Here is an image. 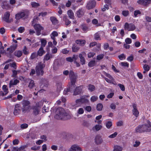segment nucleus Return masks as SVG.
<instances>
[{
  "mask_svg": "<svg viewBox=\"0 0 151 151\" xmlns=\"http://www.w3.org/2000/svg\"><path fill=\"white\" fill-rule=\"evenodd\" d=\"M55 119L58 120H65L70 118V116L65 112L64 109L62 107H58L56 110Z\"/></svg>",
  "mask_w": 151,
  "mask_h": 151,
  "instance_id": "obj_1",
  "label": "nucleus"
},
{
  "mask_svg": "<svg viewBox=\"0 0 151 151\" xmlns=\"http://www.w3.org/2000/svg\"><path fill=\"white\" fill-rule=\"evenodd\" d=\"M147 123L142 125H139L137 126L135 130V132L141 133L145 132H150L151 131L150 128L151 127V123L149 120H147Z\"/></svg>",
  "mask_w": 151,
  "mask_h": 151,
  "instance_id": "obj_2",
  "label": "nucleus"
},
{
  "mask_svg": "<svg viewBox=\"0 0 151 151\" xmlns=\"http://www.w3.org/2000/svg\"><path fill=\"white\" fill-rule=\"evenodd\" d=\"M45 64L41 62L39 63L35 68L36 72L37 75L42 76L44 73L43 69L45 67Z\"/></svg>",
  "mask_w": 151,
  "mask_h": 151,
  "instance_id": "obj_3",
  "label": "nucleus"
},
{
  "mask_svg": "<svg viewBox=\"0 0 151 151\" xmlns=\"http://www.w3.org/2000/svg\"><path fill=\"white\" fill-rule=\"evenodd\" d=\"M35 20V19H34L32 22V25L34 27L36 31L37 35H40L41 34V31L44 29V28L39 24H33V22Z\"/></svg>",
  "mask_w": 151,
  "mask_h": 151,
  "instance_id": "obj_4",
  "label": "nucleus"
},
{
  "mask_svg": "<svg viewBox=\"0 0 151 151\" xmlns=\"http://www.w3.org/2000/svg\"><path fill=\"white\" fill-rule=\"evenodd\" d=\"M22 105L21 108L22 112H24L29 109V106L30 104V102L28 100H23L22 102Z\"/></svg>",
  "mask_w": 151,
  "mask_h": 151,
  "instance_id": "obj_5",
  "label": "nucleus"
},
{
  "mask_svg": "<svg viewBox=\"0 0 151 151\" xmlns=\"http://www.w3.org/2000/svg\"><path fill=\"white\" fill-rule=\"evenodd\" d=\"M124 28L125 30H127L128 31H132L134 30L136 28L135 25L132 23L129 24L127 22L125 23L124 26Z\"/></svg>",
  "mask_w": 151,
  "mask_h": 151,
  "instance_id": "obj_6",
  "label": "nucleus"
},
{
  "mask_svg": "<svg viewBox=\"0 0 151 151\" xmlns=\"http://www.w3.org/2000/svg\"><path fill=\"white\" fill-rule=\"evenodd\" d=\"M22 109L20 105L19 104H16L15 106L14 109V114L15 115H17L19 114Z\"/></svg>",
  "mask_w": 151,
  "mask_h": 151,
  "instance_id": "obj_7",
  "label": "nucleus"
},
{
  "mask_svg": "<svg viewBox=\"0 0 151 151\" xmlns=\"http://www.w3.org/2000/svg\"><path fill=\"white\" fill-rule=\"evenodd\" d=\"M96 4V2L94 1H90L88 2L86 6V8L88 9H91L94 8Z\"/></svg>",
  "mask_w": 151,
  "mask_h": 151,
  "instance_id": "obj_8",
  "label": "nucleus"
},
{
  "mask_svg": "<svg viewBox=\"0 0 151 151\" xmlns=\"http://www.w3.org/2000/svg\"><path fill=\"white\" fill-rule=\"evenodd\" d=\"M85 12V10L83 8H80L76 12L77 16L79 18L81 17L84 15Z\"/></svg>",
  "mask_w": 151,
  "mask_h": 151,
  "instance_id": "obj_9",
  "label": "nucleus"
},
{
  "mask_svg": "<svg viewBox=\"0 0 151 151\" xmlns=\"http://www.w3.org/2000/svg\"><path fill=\"white\" fill-rule=\"evenodd\" d=\"M132 107L133 108L132 110L133 114L136 117H137L139 116V113L137 109V105L136 104H132Z\"/></svg>",
  "mask_w": 151,
  "mask_h": 151,
  "instance_id": "obj_10",
  "label": "nucleus"
},
{
  "mask_svg": "<svg viewBox=\"0 0 151 151\" xmlns=\"http://www.w3.org/2000/svg\"><path fill=\"white\" fill-rule=\"evenodd\" d=\"M78 58V55H73L72 57H68L66 58V60L69 62L71 63L73 61L74 62Z\"/></svg>",
  "mask_w": 151,
  "mask_h": 151,
  "instance_id": "obj_11",
  "label": "nucleus"
},
{
  "mask_svg": "<svg viewBox=\"0 0 151 151\" xmlns=\"http://www.w3.org/2000/svg\"><path fill=\"white\" fill-rule=\"evenodd\" d=\"M151 2V0H139L137 3L145 6H147Z\"/></svg>",
  "mask_w": 151,
  "mask_h": 151,
  "instance_id": "obj_12",
  "label": "nucleus"
},
{
  "mask_svg": "<svg viewBox=\"0 0 151 151\" xmlns=\"http://www.w3.org/2000/svg\"><path fill=\"white\" fill-rule=\"evenodd\" d=\"M83 87L82 86H78L76 88L74 91L73 95H77L81 93Z\"/></svg>",
  "mask_w": 151,
  "mask_h": 151,
  "instance_id": "obj_13",
  "label": "nucleus"
},
{
  "mask_svg": "<svg viewBox=\"0 0 151 151\" xmlns=\"http://www.w3.org/2000/svg\"><path fill=\"white\" fill-rule=\"evenodd\" d=\"M10 16V14L9 12H6L4 14L3 18V20L7 23H10L9 18Z\"/></svg>",
  "mask_w": 151,
  "mask_h": 151,
  "instance_id": "obj_14",
  "label": "nucleus"
},
{
  "mask_svg": "<svg viewBox=\"0 0 151 151\" xmlns=\"http://www.w3.org/2000/svg\"><path fill=\"white\" fill-rule=\"evenodd\" d=\"M69 151H81V149L79 146L74 145H73Z\"/></svg>",
  "mask_w": 151,
  "mask_h": 151,
  "instance_id": "obj_15",
  "label": "nucleus"
},
{
  "mask_svg": "<svg viewBox=\"0 0 151 151\" xmlns=\"http://www.w3.org/2000/svg\"><path fill=\"white\" fill-rule=\"evenodd\" d=\"M95 141L96 144L99 145L102 142L103 140L101 137L99 135H97L95 137Z\"/></svg>",
  "mask_w": 151,
  "mask_h": 151,
  "instance_id": "obj_16",
  "label": "nucleus"
},
{
  "mask_svg": "<svg viewBox=\"0 0 151 151\" xmlns=\"http://www.w3.org/2000/svg\"><path fill=\"white\" fill-rule=\"evenodd\" d=\"M88 97V96L83 95L81 97L82 104H86L88 103L89 100L87 99Z\"/></svg>",
  "mask_w": 151,
  "mask_h": 151,
  "instance_id": "obj_17",
  "label": "nucleus"
},
{
  "mask_svg": "<svg viewBox=\"0 0 151 151\" xmlns=\"http://www.w3.org/2000/svg\"><path fill=\"white\" fill-rule=\"evenodd\" d=\"M50 20L54 25H56L59 23L58 20L55 17H51L50 18Z\"/></svg>",
  "mask_w": 151,
  "mask_h": 151,
  "instance_id": "obj_18",
  "label": "nucleus"
},
{
  "mask_svg": "<svg viewBox=\"0 0 151 151\" xmlns=\"http://www.w3.org/2000/svg\"><path fill=\"white\" fill-rule=\"evenodd\" d=\"M19 80L16 79L14 80V81L13 80H11L9 82V87H11L13 85H16L18 83H19Z\"/></svg>",
  "mask_w": 151,
  "mask_h": 151,
  "instance_id": "obj_19",
  "label": "nucleus"
},
{
  "mask_svg": "<svg viewBox=\"0 0 151 151\" xmlns=\"http://www.w3.org/2000/svg\"><path fill=\"white\" fill-rule=\"evenodd\" d=\"M71 85L69 87L72 89L73 88H75V83L76 81V78H70Z\"/></svg>",
  "mask_w": 151,
  "mask_h": 151,
  "instance_id": "obj_20",
  "label": "nucleus"
},
{
  "mask_svg": "<svg viewBox=\"0 0 151 151\" xmlns=\"http://www.w3.org/2000/svg\"><path fill=\"white\" fill-rule=\"evenodd\" d=\"M32 109L33 110V113L34 115H36L39 114L40 111L37 107L34 106L32 107Z\"/></svg>",
  "mask_w": 151,
  "mask_h": 151,
  "instance_id": "obj_21",
  "label": "nucleus"
},
{
  "mask_svg": "<svg viewBox=\"0 0 151 151\" xmlns=\"http://www.w3.org/2000/svg\"><path fill=\"white\" fill-rule=\"evenodd\" d=\"M76 42L77 44H79L81 46H83L86 44V41L84 40H77L76 41Z\"/></svg>",
  "mask_w": 151,
  "mask_h": 151,
  "instance_id": "obj_22",
  "label": "nucleus"
},
{
  "mask_svg": "<svg viewBox=\"0 0 151 151\" xmlns=\"http://www.w3.org/2000/svg\"><path fill=\"white\" fill-rule=\"evenodd\" d=\"M79 57L80 59V61L82 65L85 64V60L82 54L80 53L79 54Z\"/></svg>",
  "mask_w": 151,
  "mask_h": 151,
  "instance_id": "obj_23",
  "label": "nucleus"
},
{
  "mask_svg": "<svg viewBox=\"0 0 151 151\" xmlns=\"http://www.w3.org/2000/svg\"><path fill=\"white\" fill-rule=\"evenodd\" d=\"M45 51H44L43 48L40 47L37 52V55L40 56H42L45 53Z\"/></svg>",
  "mask_w": 151,
  "mask_h": 151,
  "instance_id": "obj_24",
  "label": "nucleus"
},
{
  "mask_svg": "<svg viewBox=\"0 0 151 151\" xmlns=\"http://www.w3.org/2000/svg\"><path fill=\"white\" fill-rule=\"evenodd\" d=\"M67 14L69 18L71 19H73L74 18V14L72 10H69L67 12Z\"/></svg>",
  "mask_w": 151,
  "mask_h": 151,
  "instance_id": "obj_25",
  "label": "nucleus"
},
{
  "mask_svg": "<svg viewBox=\"0 0 151 151\" xmlns=\"http://www.w3.org/2000/svg\"><path fill=\"white\" fill-rule=\"evenodd\" d=\"M22 55V52L21 50H16L14 52V55L18 58H20Z\"/></svg>",
  "mask_w": 151,
  "mask_h": 151,
  "instance_id": "obj_26",
  "label": "nucleus"
},
{
  "mask_svg": "<svg viewBox=\"0 0 151 151\" xmlns=\"http://www.w3.org/2000/svg\"><path fill=\"white\" fill-rule=\"evenodd\" d=\"M87 87L88 90L90 92L94 91L95 89V86L91 84H89Z\"/></svg>",
  "mask_w": 151,
  "mask_h": 151,
  "instance_id": "obj_27",
  "label": "nucleus"
},
{
  "mask_svg": "<svg viewBox=\"0 0 151 151\" xmlns=\"http://www.w3.org/2000/svg\"><path fill=\"white\" fill-rule=\"evenodd\" d=\"M96 65V61L95 60H91L88 63V65L90 67H92Z\"/></svg>",
  "mask_w": 151,
  "mask_h": 151,
  "instance_id": "obj_28",
  "label": "nucleus"
},
{
  "mask_svg": "<svg viewBox=\"0 0 151 151\" xmlns=\"http://www.w3.org/2000/svg\"><path fill=\"white\" fill-rule=\"evenodd\" d=\"M82 104L81 98L76 101L75 106H80Z\"/></svg>",
  "mask_w": 151,
  "mask_h": 151,
  "instance_id": "obj_29",
  "label": "nucleus"
},
{
  "mask_svg": "<svg viewBox=\"0 0 151 151\" xmlns=\"http://www.w3.org/2000/svg\"><path fill=\"white\" fill-rule=\"evenodd\" d=\"M52 57V55L49 53H47L45 56L44 58V60L47 61L49 60Z\"/></svg>",
  "mask_w": 151,
  "mask_h": 151,
  "instance_id": "obj_30",
  "label": "nucleus"
},
{
  "mask_svg": "<svg viewBox=\"0 0 151 151\" xmlns=\"http://www.w3.org/2000/svg\"><path fill=\"white\" fill-rule=\"evenodd\" d=\"M103 106L102 104H98L96 106V109L97 111H101L102 110Z\"/></svg>",
  "mask_w": 151,
  "mask_h": 151,
  "instance_id": "obj_31",
  "label": "nucleus"
},
{
  "mask_svg": "<svg viewBox=\"0 0 151 151\" xmlns=\"http://www.w3.org/2000/svg\"><path fill=\"white\" fill-rule=\"evenodd\" d=\"M105 124L106 127L108 129L110 128L112 125V122L110 121L106 122Z\"/></svg>",
  "mask_w": 151,
  "mask_h": 151,
  "instance_id": "obj_32",
  "label": "nucleus"
},
{
  "mask_svg": "<svg viewBox=\"0 0 151 151\" xmlns=\"http://www.w3.org/2000/svg\"><path fill=\"white\" fill-rule=\"evenodd\" d=\"M2 90L5 93V94H4V93H3V95H5L7 94V93H8V89L7 88V86L6 85H4L2 86Z\"/></svg>",
  "mask_w": 151,
  "mask_h": 151,
  "instance_id": "obj_33",
  "label": "nucleus"
},
{
  "mask_svg": "<svg viewBox=\"0 0 151 151\" xmlns=\"http://www.w3.org/2000/svg\"><path fill=\"white\" fill-rule=\"evenodd\" d=\"M94 38L96 40H101L100 35L98 32H97L94 35Z\"/></svg>",
  "mask_w": 151,
  "mask_h": 151,
  "instance_id": "obj_34",
  "label": "nucleus"
},
{
  "mask_svg": "<svg viewBox=\"0 0 151 151\" xmlns=\"http://www.w3.org/2000/svg\"><path fill=\"white\" fill-rule=\"evenodd\" d=\"M102 127V126L101 125L96 124L94 127H93V130L95 129L96 131H99L101 129Z\"/></svg>",
  "mask_w": 151,
  "mask_h": 151,
  "instance_id": "obj_35",
  "label": "nucleus"
},
{
  "mask_svg": "<svg viewBox=\"0 0 151 151\" xmlns=\"http://www.w3.org/2000/svg\"><path fill=\"white\" fill-rule=\"evenodd\" d=\"M122 148L120 146L115 145L114 147L113 151H122Z\"/></svg>",
  "mask_w": 151,
  "mask_h": 151,
  "instance_id": "obj_36",
  "label": "nucleus"
},
{
  "mask_svg": "<svg viewBox=\"0 0 151 151\" xmlns=\"http://www.w3.org/2000/svg\"><path fill=\"white\" fill-rule=\"evenodd\" d=\"M41 47L43 48L45 47L47 43L46 40L44 39H42L41 40Z\"/></svg>",
  "mask_w": 151,
  "mask_h": 151,
  "instance_id": "obj_37",
  "label": "nucleus"
},
{
  "mask_svg": "<svg viewBox=\"0 0 151 151\" xmlns=\"http://www.w3.org/2000/svg\"><path fill=\"white\" fill-rule=\"evenodd\" d=\"M80 48L77 46L73 45L72 47V51L73 52H76Z\"/></svg>",
  "mask_w": 151,
  "mask_h": 151,
  "instance_id": "obj_38",
  "label": "nucleus"
},
{
  "mask_svg": "<svg viewBox=\"0 0 151 151\" xmlns=\"http://www.w3.org/2000/svg\"><path fill=\"white\" fill-rule=\"evenodd\" d=\"M35 85L34 81L33 80H31L29 83L28 86L30 89H32Z\"/></svg>",
  "mask_w": 151,
  "mask_h": 151,
  "instance_id": "obj_39",
  "label": "nucleus"
},
{
  "mask_svg": "<svg viewBox=\"0 0 151 151\" xmlns=\"http://www.w3.org/2000/svg\"><path fill=\"white\" fill-rule=\"evenodd\" d=\"M72 90V88L69 87L68 88H67L66 89H65L63 92V93L64 95H68V93L69 92H70Z\"/></svg>",
  "mask_w": 151,
  "mask_h": 151,
  "instance_id": "obj_40",
  "label": "nucleus"
},
{
  "mask_svg": "<svg viewBox=\"0 0 151 151\" xmlns=\"http://www.w3.org/2000/svg\"><path fill=\"white\" fill-rule=\"evenodd\" d=\"M2 8L4 9H7L8 8L9 6L6 1H4L3 3V4L2 6Z\"/></svg>",
  "mask_w": 151,
  "mask_h": 151,
  "instance_id": "obj_41",
  "label": "nucleus"
},
{
  "mask_svg": "<svg viewBox=\"0 0 151 151\" xmlns=\"http://www.w3.org/2000/svg\"><path fill=\"white\" fill-rule=\"evenodd\" d=\"M69 76L70 78H76L75 76L74 72L73 70H70L69 72Z\"/></svg>",
  "mask_w": 151,
  "mask_h": 151,
  "instance_id": "obj_42",
  "label": "nucleus"
},
{
  "mask_svg": "<svg viewBox=\"0 0 151 151\" xmlns=\"http://www.w3.org/2000/svg\"><path fill=\"white\" fill-rule=\"evenodd\" d=\"M15 46H10V47L9 52L11 53H12L16 49L17 47V45H16Z\"/></svg>",
  "mask_w": 151,
  "mask_h": 151,
  "instance_id": "obj_43",
  "label": "nucleus"
},
{
  "mask_svg": "<svg viewBox=\"0 0 151 151\" xmlns=\"http://www.w3.org/2000/svg\"><path fill=\"white\" fill-rule=\"evenodd\" d=\"M81 27H82V29L83 31L86 32L87 31L88 27L85 24H82Z\"/></svg>",
  "mask_w": 151,
  "mask_h": 151,
  "instance_id": "obj_44",
  "label": "nucleus"
},
{
  "mask_svg": "<svg viewBox=\"0 0 151 151\" xmlns=\"http://www.w3.org/2000/svg\"><path fill=\"white\" fill-rule=\"evenodd\" d=\"M122 14L124 16L126 17L129 14V11L128 10L123 11H122Z\"/></svg>",
  "mask_w": 151,
  "mask_h": 151,
  "instance_id": "obj_45",
  "label": "nucleus"
},
{
  "mask_svg": "<svg viewBox=\"0 0 151 151\" xmlns=\"http://www.w3.org/2000/svg\"><path fill=\"white\" fill-rule=\"evenodd\" d=\"M31 5L33 7H37L40 6L39 3L35 2H31Z\"/></svg>",
  "mask_w": 151,
  "mask_h": 151,
  "instance_id": "obj_46",
  "label": "nucleus"
},
{
  "mask_svg": "<svg viewBox=\"0 0 151 151\" xmlns=\"http://www.w3.org/2000/svg\"><path fill=\"white\" fill-rule=\"evenodd\" d=\"M24 54L25 55H27L29 54V52L27 50V48L26 46H24L22 50Z\"/></svg>",
  "mask_w": 151,
  "mask_h": 151,
  "instance_id": "obj_47",
  "label": "nucleus"
},
{
  "mask_svg": "<svg viewBox=\"0 0 151 151\" xmlns=\"http://www.w3.org/2000/svg\"><path fill=\"white\" fill-rule=\"evenodd\" d=\"M63 19L65 20V24L66 25L68 26L71 23V22L67 19V17H64L63 18Z\"/></svg>",
  "mask_w": 151,
  "mask_h": 151,
  "instance_id": "obj_48",
  "label": "nucleus"
},
{
  "mask_svg": "<svg viewBox=\"0 0 151 151\" xmlns=\"http://www.w3.org/2000/svg\"><path fill=\"white\" fill-rule=\"evenodd\" d=\"M120 65L121 66L126 67H129V64L127 62H122L121 63Z\"/></svg>",
  "mask_w": 151,
  "mask_h": 151,
  "instance_id": "obj_49",
  "label": "nucleus"
},
{
  "mask_svg": "<svg viewBox=\"0 0 151 151\" xmlns=\"http://www.w3.org/2000/svg\"><path fill=\"white\" fill-rule=\"evenodd\" d=\"M98 99L97 96H93L91 97V101L92 102H94L96 101Z\"/></svg>",
  "mask_w": 151,
  "mask_h": 151,
  "instance_id": "obj_50",
  "label": "nucleus"
},
{
  "mask_svg": "<svg viewBox=\"0 0 151 151\" xmlns=\"http://www.w3.org/2000/svg\"><path fill=\"white\" fill-rule=\"evenodd\" d=\"M105 81L108 83H113L114 81V79H109L108 78H105Z\"/></svg>",
  "mask_w": 151,
  "mask_h": 151,
  "instance_id": "obj_51",
  "label": "nucleus"
},
{
  "mask_svg": "<svg viewBox=\"0 0 151 151\" xmlns=\"http://www.w3.org/2000/svg\"><path fill=\"white\" fill-rule=\"evenodd\" d=\"M38 56L37 55V54L36 52H34L31 54V56H30V58L32 59H33L35 58L37 56Z\"/></svg>",
  "mask_w": 151,
  "mask_h": 151,
  "instance_id": "obj_52",
  "label": "nucleus"
},
{
  "mask_svg": "<svg viewBox=\"0 0 151 151\" xmlns=\"http://www.w3.org/2000/svg\"><path fill=\"white\" fill-rule=\"evenodd\" d=\"M103 73L105 76L110 79H113V77L109 73H107L105 71H104Z\"/></svg>",
  "mask_w": 151,
  "mask_h": 151,
  "instance_id": "obj_53",
  "label": "nucleus"
},
{
  "mask_svg": "<svg viewBox=\"0 0 151 151\" xmlns=\"http://www.w3.org/2000/svg\"><path fill=\"white\" fill-rule=\"evenodd\" d=\"M57 86V91H60L62 89V85L60 83H58L56 84Z\"/></svg>",
  "mask_w": 151,
  "mask_h": 151,
  "instance_id": "obj_54",
  "label": "nucleus"
},
{
  "mask_svg": "<svg viewBox=\"0 0 151 151\" xmlns=\"http://www.w3.org/2000/svg\"><path fill=\"white\" fill-rule=\"evenodd\" d=\"M118 58L120 60H122L125 59L126 56L124 55L123 53L119 55Z\"/></svg>",
  "mask_w": 151,
  "mask_h": 151,
  "instance_id": "obj_55",
  "label": "nucleus"
},
{
  "mask_svg": "<svg viewBox=\"0 0 151 151\" xmlns=\"http://www.w3.org/2000/svg\"><path fill=\"white\" fill-rule=\"evenodd\" d=\"M109 5L107 4H106L104 5V7L102 8V11L103 12L105 11L106 10L109 9Z\"/></svg>",
  "mask_w": 151,
  "mask_h": 151,
  "instance_id": "obj_56",
  "label": "nucleus"
},
{
  "mask_svg": "<svg viewBox=\"0 0 151 151\" xmlns=\"http://www.w3.org/2000/svg\"><path fill=\"white\" fill-rule=\"evenodd\" d=\"M134 56L132 54H131L127 58V60L131 62L133 60Z\"/></svg>",
  "mask_w": 151,
  "mask_h": 151,
  "instance_id": "obj_57",
  "label": "nucleus"
},
{
  "mask_svg": "<svg viewBox=\"0 0 151 151\" xmlns=\"http://www.w3.org/2000/svg\"><path fill=\"white\" fill-rule=\"evenodd\" d=\"M95 53L90 52L88 54V57L89 58H92L95 55Z\"/></svg>",
  "mask_w": 151,
  "mask_h": 151,
  "instance_id": "obj_58",
  "label": "nucleus"
},
{
  "mask_svg": "<svg viewBox=\"0 0 151 151\" xmlns=\"http://www.w3.org/2000/svg\"><path fill=\"white\" fill-rule=\"evenodd\" d=\"M25 29L24 27H20L18 29V31L20 33H22L24 32Z\"/></svg>",
  "mask_w": 151,
  "mask_h": 151,
  "instance_id": "obj_59",
  "label": "nucleus"
},
{
  "mask_svg": "<svg viewBox=\"0 0 151 151\" xmlns=\"http://www.w3.org/2000/svg\"><path fill=\"white\" fill-rule=\"evenodd\" d=\"M117 134V132H115L113 134H111V135H110L109 136V138H114V137H115L116 136Z\"/></svg>",
  "mask_w": 151,
  "mask_h": 151,
  "instance_id": "obj_60",
  "label": "nucleus"
},
{
  "mask_svg": "<svg viewBox=\"0 0 151 151\" xmlns=\"http://www.w3.org/2000/svg\"><path fill=\"white\" fill-rule=\"evenodd\" d=\"M104 56L103 54H99L97 56V59L98 60H100L103 58Z\"/></svg>",
  "mask_w": 151,
  "mask_h": 151,
  "instance_id": "obj_61",
  "label": "nucleus"
},
{
  "mask_svg": "<svg viewBox=\"0 0 151 151\" xmlns=\"http://www.w3.org/2000/svg\"><path fill=\"white\" fill-rule=\"evenodd\" d=\"M141 14V12L139 10H135L134 11V15L135 17H136L138 14Z\"/></svg>",
  "mask_w": 151,
  "mask_h": 151,
  "instance_id": "obj_62",
  "label": "nucleus"
},
{
  "mask_svg": "<svg viewBox=\"0 0 151 151\" xmlns=\"http://www.w3.org/2000/svg\"><path fill=\"white\" fill-rule=\"evenodd\" d=\"M125 42L127 44H130L132 43V40L129 38H127L125 40Z\"/></svg>",
  "mask_w": 151,
  "mask_h": 151,
  "instance_id": "obj_63",
  "label": "nucleus"
},
{
  "mask_svg": "<svg viewBox=\"0 0 151 151\" xmlns=\"http://www.w3.org/2000/svg\"><path fill=\"white\" fill-rule=\"evenodd\" d=\"M118 86H119L122 91H125V87L123 85L119 83L118 84Z\"/></svg>",
  "mask_w": 151,
  "mask_h": 151,
  "instance_id": "obj_64",
  "label": "nucleus"
}]
</instances>
